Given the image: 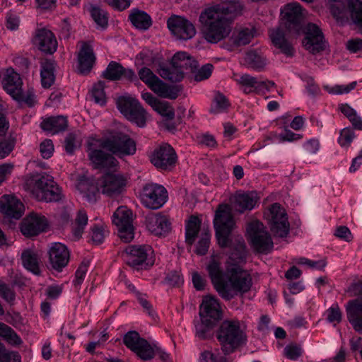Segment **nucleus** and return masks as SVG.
Returning <instances> with one entry per match:
<instances>
[{
    "instance_id": "obj_61",
    "label": "nucleus",
    "mask_w": 362,
    "mask_h": 362,
    "mask_svg": "<svg viewBox=\"0 0 362 362\" xmlns=\"http://www.w3.org/2000/svg\"><path fill=\"white\" fill-rule=\"evenodd\" d=\"M327 320L329 322L336 324L341 321L342 313L338 305H333L327 311Z\"/></svg>"
},
{
    "instance_id": "obj_63",
    "label": "nucleus",
    "mask_w": 362,
    "mask_h": 362,
    "mask_svg": "<svg viewBox=\"0 0 362 362\" xmlns=\"http://www.w3.org/2000/svg\"><path fill=\"white\" fill-rule=\"evenodd\" d=\"M164 281L170 286L178 287L183 284V279L179 272L171 271L166 274Z\"/></svg>"
},
{
    "instance_id": "obj_58",
    "label": "nucleus",
    "mask_w": 362,
    "mask_h": 362,
    "mask_svg": "<svg viewBox=\"0 0 362 362\" xmlns=\"http://www.w3.org/2000/svg\"><path fill=\"white\" fill-rule=\"evenodd\" d=\"M213 68L214 66L211 64H206L199 69L197 68L194 72V81L199 82L208 79L212 74Z\"/></svg>"
},
{
    "instance_id": "obj_62",
    "label": "nucleus",
    "mask_w": 362,
    "mask_h": 362,
    "mask_svg": "<svg viewBox=\"0 0 362 362\" xmlns=\"http://www.w3.org/2000/svg\"><path fill=\"white\" fill-rule=\"evenodd\" d=\"M88 262L85 261L82 262L78 267L75 273V279L73 281L76 287L80 286L83 283L88 271Z\"/></svg>"
},
{
    "instance_id": "obj_6",
    "label": "nucleus",
    "mask_w": 362,
    "mask_h": 362,
    "mask_svg": "<svg viewBox=\"0 0 362 362\" xmlns=\"http://www.w3.org/2000/svg\"><path fill=\"white\" fill-rule=\"evenodd\" d=\"M103 139H91L88 141V157L95 169H110L117 165L118 161L107 147L103 146Z\"/></svg>"
},
{
    "instance_id": "obj_46",
    "label": "nucleus",
    "mask_w": 362,
    "mask_h": 362,
    "mask_svg": "<svg viewBox=\"0 0 362 362\" xmlns=\"http://www.w3.org/2000/svg\"><path fill=\"white\" fill-rule=\"evenodd\" d=\"M124 67L116 62L112 61L103 73V76L110 81H117L122 77Z\"/></svg>"
},
{
    "instance_id": "obj_19",
    "label": "nucleus",
    "mask_w": 362,
    "mask_h": 362,
    "mask_svg": "<svg viewBox=\"0 0 362 362\" xmlns=\"http://www.w3.org/2000/svg\"><path fill=\"white\" fill-rule=\"evenodd\" d=\"M303 46L309 52L315 54L325 49V42L322 30L314 23H308L305 30Z\"/></svg>"
},
{
    "instance_id": "obj_48",
    "label": "nucleus",
    "mask_w": 362,
    "mask_h": 362,
    "mask_svg": "<svg viewBox=\"0 0 362 362\" xmlns=\"http://www.w3.org/2000/svg\"><path fill=\"white\" fill-rule=\"evenodd\" d=\"M105 83L103 81H98L94 84L90 95L91 99L97 104L104 105L107 101V97L104 90Z\"/></svg>"
},
{
    "instance_id": "obj_45",
    "label": "nucleus",
    "mask_w": 362,
    "mask_h": 362,
    "mask_svg": "<svg viewBox=\"0 0 362 362\" xmlns=\"http://www.w3.org/2000/svg\"><path fill=\"white\" fill-rule=\"evenodd\" d=\"M87 223L88 216L86 212L83 209L79 210L72 224V233L76 238L79 239L81 237Z\"/></svg>"
},
{
    "instance_id": "obj_49",
    "label": "nucleus",
    "mask_w": 362,
    "mask_h": 362,
    "mask_svg": "<svg viewBox=\"0 0 362 362\" xmlns=\"http://www.w3.org/2000/svg\"><path fill=\"white\" fill-rule=\"evenodd\" d=\"M16 142V139L11 134L0 138V159L6 158L13 151Z\"/></svg>"
},
{
    "instance_id": "obj_38",
    "label": "nucleus",
    "mask_w": 362,
    "mask_h": 362,
    "mask_svg": "<svg viewBox=\"0 0 362 362\" xmlns=\"http://www.w3.org/2000/svg\"><path fill=\"white\" fill-rule=\"evenodd\" d=\"M245 60L250 68L258 71H262L267 63L266 57L255 50L247 52Z\"/></svg>"
},
{
    "instance_id": "obj_28",
    "label": "nucleus",
    "mask_w": 362,
    "mask_h": 362,
    "mask_svg": "<svg viewBox=\"0 0 362 362\" xmlns=\"http://www.w3.org/2000/svg\"><path fill=\"white\" fill-rule=\"evenodd\" d=\"M45 226L43 217L32 214L22 221L21 231L26 237H33L42 231Z\"/></svg>"
},
{
    "instance_id": "obj_25",
    "label": "nucleus",
    "mask_w": 362,
    "mask_h": 362,
    "mask_svg": "<svg viewBox=\"0 0 362 362\" xmlns=\"http://www.w3.org/2000/svg\"><path fill=\"white\" fill-rule=\"evenodd\" d=\"M148 230L156 235H163L170 230V223L167 216L158 214H150L146 216Z\"/></svg>"
},
{
    "instance_id": "obj_33",
    "label": "nucleus",
    "mask_w": 362,
    "mask_h": 362,
    "mask_svg": "<svg viewBox=\"0 0 362 362\" xmlns=\"http://www.w3.org/2000/svg\"><path fill=\"white\" fill-rule=\"evenodd\" d=\"M206 270L214 288L219 293L220 288L226 281V274L221 267V263L212 257L206 267Z\"/></svg>"
},
{
    "instance_id": "obj_5",
    "label": "nucleus",
    "mask_w": 362,
    "mask_h": 362,
    "mask_svg": "<svg viewBox=\"0 0 362 362\" xmlns=\"http://www.w3.org/2000/svg\"><path fill=\"white\" fill-rule=\"evenodd\" d=\"M214 226L218 245L226 247L229 245V236L235 227V221L228 204H220L216 211Z\"/></svg>"
},
{
    "instance_id": "obj_23",
    "label": "nucleus",
    "mask_w": 362,
    "mask_h": 362,
    "mask_svg": "<svg viewBox=\"0 0 362 362\" xmlns=\"http://www.w3.org/2000/svg\"><path fill=\"white\" fill-rule=\"evenodd\" d=\"M69 258V251L65 245L60 243L52 244L49 250V259L52 269L61 272L68 264Z\"/></svg>"
},
{
    "instance_id": "obj_57",
    "label": "nucleus",
    "mask_w": 362,
    "mask_h": 362,
    "mask_svg": "<svg viewBox=\"0 0 362 362\" xmlns=\"http://www.w3.org/2000/svg\"><path fill=\"white\" fill-rule=\"evenodd\" d=\"M199 362H228L227 358L218 352L213 353L211 351H204L201 354Z\"/></svg>"
},
{
    "instance_id": "obj_52",
    "label": "nucleus",
    "mask_w": 362,
    "mask_h": 362,
    "mask_svg": "<svg viewBox=\"0 0 362 362\" xmlns=\"http://www.w3.org/2000/svg\"><path fill=\"white\" fill-rule=\"evenodd\" d=\"M229 105L230 103L226 97L220 92H216L214 95V104L211 108V112L214 113L222 112L226 110Z\"/></svg>"
},
{
    "instance_id": "obj_41",
    "label": "nucleus",
    "mask_w": 362,
    "mask_h": 362,
    "mask_svg": "<svg viewBox=\"0 0 362 362\" xmlns=\"http://www.w3.org/2000/svg\"><path fill=\"white\" fill-rule=\"evenodd\" d=\"M21 259L23 266L35 274H40L39 257L37 253L25 250L22 253Z\"/></svg>"
},
{
    "instance_id": "obj_59",
    "label": "nucleus",
    "mask_w": 362,
    "mask_h": 362,
    "mask_svg": "<svg viewBox=\"0 0 362 362\" xmlns=\"http://www.w3.org/2000/svg\"><path fill=\"white\" fill-rule=\"evenodd\" d=\"M354 137L355 134L354 131L351 128L346 127L340 132L338 142L342 147H349Z\"/></svg>"
},
{
    "instance_id": "obj_17",
    "label": "nucleus",
    "mask_w": 362,
    "mask_h": 362,
    "mask_svg": "<svg viewBox=\"0 0 362 362\" xmlns=\"http://www.w3.org/2000/svg\"><path fill=\"white\" fill-rule=\"evenodd\" d=\"M176 160V153L168 144H163L156 148L151 156V163L161 170H170L175 166Z\"/></svg>"
},
{
    "instance_id": "obj_31",
    "label": "nucleus",
    "mask_w": 362,
    "mask_h": 362,
    "mask_svg": "<svg viewBox=\"0 0 362 362\" xmlns=\"http://www.w3.org/2000/svg\"><path fill=\"white\" fill-rule=\"evenodd\" d=\"M257 202V196L255 192H237L234 195L233 208L239 213L247 210H252Z\"/></svg>"
},
{
    "instance_id": "obj_26",
    "label": "nucleus",
    "mask_w": 362,
    "mask_h": 362,
    "mask_svg": "<svg viewBox=\"0 0 362 362\" xmlns=\"http://www.w3.org/2000/svg\"><path fill=\"white\" fill-rule=\"evenodd\" d=\"M346 311L347 319L354 329L362 334V298L349 300Z\"/></svg>"
},
{
    "instance_id": "obj_9",
    "label": "nucleus",
    "mask_w": 362,
    "mask_h": 362,
    "mask_svg": "<svg viewBox=\"0 0 362 362\" xmlns=\"http://www.w3.org/2000/svg\"><path fill=\"white\" fill-rule=\"evenodd\" d=\"M102 145L119 157L132 156L136 151L135 141L122 132L111 134L109 137L103 139Z\"/></svg>"
},
{
    "instance_id": "obj_21",
    "label": "nucleus",
    "mask_w": 362,
    "mask_h": 362,
    "mask_svg": "<svg viewBox=\"0 0 362 362\" xmlns=\"http://www.w3.org/2000/svg\"><path fill=\"white\" fill-rule=\"evenodd\" d=\"M199 315L201 320L208 325L216 324L221 319L222 312L218 300L214 297L206 296L200 305Z\"/></svg>"
},
{
    "instance_id": "obj_2",
    "label": "nucleus",
    "mask_w": 362,
    "mask_h": 362,
    "mask_svg": "<svg viewBox=\"0 0 362 362\" xmlns=\"http://www.w3.org/2000/svg\"><path fill=\"white\" fill-rule=\"evenodd\" d=\"M252 285L250 274L242 267H227L226 281L218 295L225 300H230L238 294L248 292Z\"/></svg>"
},
{
    "instance_id": "obj_24",
    "label": "nucleus",
    "mask_w": 362,
    "mask_h": 362,
    "mask_svg": "<svg viewBox=\"0 0 362 362\" xmlns=\"http://www.w3.org/2000/svg\"><path fill=\"white\" fill-rule=\"evenodd\" d=\"M81 49L78 53V71L81 74H87L92 69L95 56L91 45L88 42H81Z\"/></svg>"
},
{
    "instance_id": "obj_20",
    "label": "nucleus",
    "mask_w": 362,
    "mask_h": 362,
    "mask_svg": "<svg viewBox=\"0 0 362 362\" xmlns=\"http://www.w3.org/2000/svg\"><path fill=\"white\" fill-rule=\"evenodd\" d=\"M126 185L127 179L121 174L107 173L99 182L101 193L109 197L121 194Z\"/></svg>"
},
{
    "instance_id": "obj_44",
    "label": "nucleus",
    "mask_w": 362,
    "mask_h": 362,
    "mask_svg": "<svg viewBox=\"0 0 362 362\" xmlns=\"http://www.w3.org/2000/svg\"><path fill=\"white\" fill-rule=\"evenodd\" d=\"M67 127V120L64 116L49 117L47 118V132L52 134L64 131Z\"/></svg>"
},
{
    "instance_id": "obj_16",
    "label": "nucleus",
    "mask_w": 362,
    "mask_h": 362,
    "mask_svg": "<svg viewBox=\"0 0 362 362\" xmlns=\"http://www.w3.org/2000/svg\"><path fill=\"white\" fill-rule=\"evenodd\" d=\"M272 45L277 50V54H283L287 57H293L296 49L292 42L286 35L281 26L270 28L268 31Z\"/></svg>"
},
{
    "instance_id": "obj_1",
    "label": "nucleus",
    "mask_w": 362,
    "mask_h": 362,
    "mask_svg": "<svg viewBox=\"0 0 362 362\" xmlns=\"http://www.w3.org/2000/svg\"><path fill=\"white\" fill-rule=\"evenodd\" d=\"M220 3L202 11L199 21L204 39L218 43L231 33L234 20L243 15L244 4L240 0H220Z\"/></svg>"
},
{
    "instance_id": "obj_50",
    "label": "nucleus",
    "mask_w": 362,
    "mask_h": 362,
    "mask_svg": "<svg viewBox=\"0 0 362 362\" xmlns=\"http://www.w3.org/2000/svg\"><path fill=\"white\" fill-rule=\"evenodd\" d=\"M255 36L253 28H244L240 30L233 38V43L237 46H243L249 44Z\"/></svg>"
},
{
    "instance_id": "obj_14",
    "label": "nucleus",
    "mask_w": 362,
    "mask_h": 362,
    "mask_svg": "<svg viewBox=\"0 0 362 362\" xmlns=\"http://www.w3.org/2000/svg\"><path fill=\"white\" fill-rule=\"evenodd\" d=\"M125 346L134 351L144 361H150L153 358V351L151 344L139 333L135 331L127 332L123 339Z\"/></svg>"
},
{
    "instance_id": "obj_27",
    "label": "nucleus",
    "mask_w": 362,
    "mask_h": 362,
    "mask_svg": "<svg viewBox=\"0 0 362 362\" xmlns=\"http://www.w3.org/2000/svg\"><path fill=\"white\" fill-rule=\"evenodd\" d=\"M98 185L99 183H97L94 178L83 177L78 180L76 188L88 202L94 203L100 191V187H98Z\"/></svg>"
},
{
    "instance_id": "obj_43",
    "label": "nucleus",
    "mask_w": 362,
    "mask_h": 362,
    "mask_svg": "<svg viewBox=\"0 0 362 362\" xmlns=\"http://www.w3.org/2000/svg\"><path fill=\"white\" fill-rule=\"evenodd\" d=\"M348 7L351 21L362 29V0H348Z\"/></svg>"
},
{
    "instance_id": "obj_37",
    "label": "nucleus",
    "mask_w": 362,
    "mask_h": 362,
    "mask_svg": "<svg viewBox=\"0 0 362 362\" xmlns=\"http://www.w3.org/2000/svg\"><path fill=\"white\" fill-rule=\"evenodd\" d=\"M112 223L118 228L132 225V212L127 206H119L112 216Z\"/></svg>"
},
{
    "instance_id": "obj_3",
    "label": "nucleus",
    "mask_w": 362,
    "mask_h": 362,
    "mask_svg": "<svg viewBox=\"0 0 362 362\" xmlns=\"http://www.w3.org/2000/svg\"><path fill=\"white\" fill-rule=\"evenodd\" d=\"M225 355L233 353L240 346L245 344L247 337L241 329L238 320H224L216 333Z\"/></svg>"
},
{
    "instance_id": "obj_40",
    "label": "nucleus",
    "mask_w": 362,
    "mask_h": 362,
    "mask_svg": "<svg viewBox=\"0 0 362 362\" xmlns=\"http://www.w3.org/2000/svg\"><path fill=\"white\" fill-rule=\"evenodd\" d=\"M88 11L92 19L98 27L102 29H105L107 27L109 17L106 11L96 5L90 4Z\"/></svg>"
},
{
    "instance_id": "obj_56",
    "label": "nucleus",
    "mask_w": 362,
    "mask_h": 362,
    "mask_svg": "<svg viewBox=\"0 0 362 362\" xmlns=\"http://www.w3.org/2000/svg\"><path fill=\"white\" fill-rule=\"evenodd\" d=\"M0 362H21V356L16 351L6 350L5 346L0 342Z\"/></svg>"
},
{
    "instance_id": "obj_51",
    "label": "nucleus",
    "mask_w": 362,
    "mask_h": 362,
    "mask_svg": "<svg viewBox=\"0 0 362 362\" xmlns=\"http://www.w3.org/2000/svg\"><path fill=\"white\" fill-rule=\"evenodd\" d=\"M356 85L357 82L353 81L348 85L325 86L324 89L329 94L341 95L349 93L356 88Z\"/></svg>"
},
{
    "instance_id": "obj_10",
    "label": "nucleus",
    "mask_w": 362,
    "mask_h": 362,
    "mask_svg": "<svg viewBox=\"0 0 362 362\" xmlns=\"http://www.w3.org/2000/svg\"><path fill=\"white\" fill-rule=\"evenodd\" d=\"M117 107L127 119L136 124L139 127L145 126L147 112L138 100L122 96L117 100Z\"/></svg>"
},
{
    "instance_id": "obj_30",
    "label": "nucleus",
    "mask_w": 362,
    "mask_h": 362,
    "mask_svg": "<svg viewBox=\"0 0 362 362\" xmlns=\"http://www.w3.org/2000/svg\"><path fill=\"white\" fill-rule=\"evenodd\" d=\"M2 83L4 90L13 99L21 98V91L22 90L23 83L18 73L13 69H8Z\"/></svg>"
},
{
    "instance_id": "obj_60",
    "label": "nucleus",
    "mask_w": 362,
    "mask_h": 362,
    "mask_svg": "<svg viewBox=\"0 0 362 362\" xmlns=\"http://www.w3.org/2000/svg\"><path fill=\"white\" fill-rule=\"evenodd\" d=\"M210 245V233L207 231L202 233L201 235V238L198 242L196 248L197 254L199 255H205Z\"/></svg>"
},
{
    "instance_id": "obj_34",
    "label": "nucleus",
    "mask_w": 362,
    "mask_h": 362,
    "mask_svg": "<svg viewBox=\"0 0 362 362\" xmlns=\"http://www.w3.org/2000/svg\"><path fill=\"white\" fill-rule=\"evenodd\" d=\"M65 199L62 187L54 180L53 177L47 174V203L62 202Z\"/></svg>"
},
{
    "instance_id": "obj_36",
    "label": "nucleus",
    "mask_w": 362,
    "mask_h": 362,
    "mask_svg": "<svg viewBox=\"0 0 362 362\" xmlns=\"http://www.w3.org/2000/svg\"><path fill=\"white\" fill-rule=\"evenodd\" d=\"M238 83L242 86L243 91L246 94L252 93L262 92V86L264 83H260L257 78L249 74H243L238 80Z\"/></svg>"
},
{
    "instance_id": "obj_11",
    "label": "nucleus",
    "mask_w": 362,
    "mask_h": 362,
    "mask_svg": "<svg viewBox=\"0 0 362 362\" xmlns=\"http://www.w3.org/2000/svg\"><path fill=\"white\" fill-rule=\"evenodd\" d=\"M270 229L276 236L285 238L289 233L290 224L286 210L279 203L271 205L265 213Z\"/></svg>"
},
{
    "instance_id": "obj_35",
    "label": "nucleus",
    "mask_w": 362,
    "mask_h": 362,
    "mask_svg": "<svg viewBox=\"0 0 362 362\" xmlns=\"http://www.w3.org/2000/svg\"><path fill=\"white\" fill-rule=\"evenodd\" d=\"M129 18L133 25L139 30H146L152 24L151 16L146 12L139 9H134Z\"/></svg>"
},
{
    "instance_id": "obj_47",
    "label": "nucleus",
    "mask_w": 362,
    "mask_h": 362,
    "mask_svg": "<svg viewBox=\"0 0 362 362\" xmlns=\"http://www.w3.org/2000/svg\"><path fill=\"white\" fill-rule=\"evenodd\" d=\"M329 11L339 25H344L348 22L346 9L344 5L332 4L329 6Z\"/></svg>"
},
{
    "instance_id": "obj_18",
    "label": "nucleus",
    "mask_w": 362,
    "mask_h": 362,
    "mask_svg": "<svg viewBox=\"0 0 362 362\" xmlns=\"http://www.w3.org/2000/svg\"><path fill=\"white\" fill-rule=\"evenodd\" d=\"M167 25L171 33L179 40L192 39L196 34L194 25L187 19L173 16L167 21Z\"/></svg>"
},
{
    "instance_id": "obj_29",
    "label": "nucleus",
    "mask_w": 362,
    "mask_h": 362,
    "mask_svg": "<svg viewBox=\"0 0 362 362\" xmlns=\"http://www.w3.org/2000/svg\"><path fill=\"white\" fill-rule=\"evenodd\" d=\"M24 210L23 204L14 197L5 196L4 200L0 201V211L8 217L19 219Z\"/></svg>"
},
{
    "instance_id": "obj_39",
    "label": "nucleus",
    "mask_w": 362,
    "mask_h": 362,
    "mask_svg": "<svg viewBox=\"0 0 362 362\" xmlns=\"http://www.w3.org/2000/svg\"><path fill=\"white\" fill-rule=\"evenodd\" d=\"M33 49L45 52V25L42 23H37L31 38Z\"/></svg>"
},
{
    "instance_id": "obj_7",
    "label": "nucleus",
    "mask_w": 362,
    "mask_h": 362,
    "mask_svg": "<svg viewBox=\"0 0 362 362\" xmlns=\"http://www.w3.org/2000/svg\"><path fill=\"white\" fill-rule=\"evenodd\" d=\"M138 76L153 93L159 97L175 100L178 97L179 90L160 80L149 68L144 66L139 70Z\"/></svg>"
},
{
    "instance_id": "obj_4",
    "label": "nucleus",
    "mask_w": 362,
    "mask_h": 362,
    "mask_svg": "<svg viewBox=\"0 0 362 362\" xmlns=\"http://www.w3.org/2000/svg\"><path fill=\"white\" fill-rule=\"evenodd\" d=\"M198 68V62L186 52H178L171 60V67H161L159 75L172 82H179L184 78L185 71L194 72Z\"/></svg>"
},
{
    "instance_id": "obj_54",
    "label": "nucleus",
    "mask_w": 362,
    "mask_h": 362,
    "mask_svg": "<svg viewBox=\"0 0 362 362\" xmlns=\"http://www.w3.org/2000/svg\"><path fill=\"white\" fill-rule=\"evenodd\" d=\"M0 297L10 305H13L16 300V293L8 284L0 281Z\"/></svg>"
},
{
    "instance_id": "obj_8",
    "label": "nucleus",
    "mask_w": 362,
    "mask_h": 362,
    "mask_svg": "<svg viewBox=\"0 0 362 362\" xmlns=\"http://www.w3.org/2000/svg\"><path fill=\"white\" fill-rule=\"evenodd\" d=\"M153 251L149 245H129L124 251L127 264L136 269H146L154 264Z\"/></svg>"
},
{
    "instance_id": "obj_32",
    "label": "nucleus",
    "mask_w": 362,
    "mask_h": 362,
    "mask_svg": "<svg viewBox=\"0 0 362 362\" xmlns=\"http://www.w3.org/2000/svg\"><path fill=\"white\" fill-rule=\"evenodd\" d=\"M231 250L227 267H242L246 262L247 258L246 246L243 239H237Z\"/></svg>"
},
{
    "instance_id": "obj_55",
    "label": "nucleus",
    "mask_w": 362,
    "mask_h": 362,
    "mask_svg": "<svg viewBox=\"0 0 362 362\" xmlns=\"http://www.w3.org/2000/svg\"><path fill=\"white\" fill-rule=\"evenodd\" d=\"M57 69V62L54 59H47V88L54 83Z\"/></svg>"
},
{
    "instance_id": "obj_53",
    "label": "nucleus",
    "mask_w": 362,
    "mask_h": 362,
    "mask_svg": "<svg viewBox=\"0 0 362 362\" xmlns=\"http://www.w3.org/2000/svg\"><path fill=\"white\" fill-rule=\"evenodd\" d=\"M153 110L165 117V120H173L175 117L174 109L168 102L160 101Z\"/></svg>"
},
{
    "instance_id": "obj_22",
    "label": "nucleus",
    "mask_w": 362,
    "mask_h": 362,
    "mask_svg": "<svg viewBox=\"0 0 362 362\" xmlns=\"http://www.w3.org/2000/svg\"><path fill=\"white\" fill-rule=\"evenodd\" d=\"M23 188L25 191L38 201L45 199V175L33 173L24 178Z\"/></svg>"
},
{
    "instance_id": "obj_12",
    "label": "nucleus",
    "mask_w": 362,
    "mask_h": 362,
    "mask_svg": "<svg viewBox=\"0 0 362 362\" xmlns=\"http://www.w3.org/2000/svg\"><path fill=\"white\" fill-rule=\"evenodd\" d=\"M247 231L250 237L252 246L258 252L267 254L274 247L273 241L269 233L259 221H254L249 223Z\"/></svg>"
},
{
    "instance_id": "obj_64",
    "label": "nucleus",
    "mask_w": 362,
    "mask_h": 362,
    "mask_svg": "<svg viewBox=\"0 0 362 362\" xmlns=\"http://www.w3.org/2000/svg\"><path fill=\"white\" fill-rule=\"evenodd\" d=\"M1 336L5 338L11 344L18 345L22 343L21 338L13 331V329L8 325L2 330Z\"/></svg>"
},
{
    "instance_id": "obj_42",
    "label": "nucleus",
    "mask_w": 362,
    "mask_h": 362,
    "mask_svg": "<svg viewBox=\"0 0 362 362\" xmlns=\"http://www.w3.org/2000/svg\"><path fill=\"white\" fill-rule=\"evenodd\" d=\"M200 220L194 216H192L186 225L185 241L192 245L198 235L200 228Z\"/></svg>"
},
{
    "instance_id": "obj_13",
    "label": "nucleus",
    "mask_w": 362,
    "mask_h": 362,
    "mask_svg": "<svg viewBox=\"0 0 362 362\" xmlns=\"http://www.w3.org/2000/svg\"><path fill=\"white\" fill-rule=\"evenodd\" d=\"M141 199L146 208L158 209L166 202L168 192L165 188L160 185L148 183L143 187Z\"/></svg>"
},
{
    "instance_id": "obj_15",
    "label": "nucleus",
    "mask_w": 362,
    "mask_h": 362,
    "mask_svg": "<svg viewBox=\"0 0 362 362\" xmlns=\"http://www.w3.org/2000/svg\"><path fill=\"white\" fill-rule=\"evenodd\" d=\"M282 19L285 27L289 32L300 34L303 30L302 8L298 3L292 2L286 4L281 10Z\"/></svg>"
}]
</instances>
